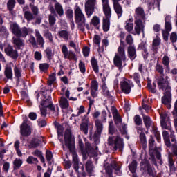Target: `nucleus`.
<instances>
[{
	"label": "nucleus",
	"instance_id": "nucleus-12",
	"mask_svg": "<svg viewBox=\"0 0 177 177\" xmlns=\"http://www.w3.org/2000/svg\"><path fill=\"white\" fill-rule=\"evenodd\" d=\"M115 56H118L120 57L123 62L127 61V55L125 54V42L120 40V46L118 48V53Z\"/></svg>",
	"mask_w": 177,
	"mask_h": 177
},
{
	"label": "nucleus",
	"instance_id": "nucleus-43",
	"mask_svg": "<svg viewBox=\"0 0 177 177\" xmlns=\"http://www.w3.org/2000/svg\"><path fill=\"white\" fill-rule=\"evenodd\" d=\"M22 71H23V70L21 69V68H20L17 66H14V74H15V77L16 78H17V81H19V80H20V78H21V72Z\"/></svg>",
	"mask_w": 177,
	"mask_h": 177
},
{
	"label": "nucleus",
	"instance_id": "nucleus-51",
	"mask_svg": "<svg viewBox=\"0 0 177 177\" xmlns=\"http://www.w3.org/2000/svg\"><path fill=\"white\" fill-rule=\"evenodd\" d=\"M156 73L160 74V75H165L164 74V66L162 65L157 63L155 67Z\"/></svg>",
	"mask_w": 177,
	"mask_h": 177
},
{
	"label": "nucleus",
	"instance_id": "nucleus-26",
	"mask_svg": "<svg viewBox=\"0 0 177 177\" xmlns=\"http://www.w3.org/2000/svg\"><path fill=\"white\" fill-rule=\"evenodd\" d=\"M168 152V162L170 171H175V160H174V155L169 151V148H167Z\"/></svg>",
	"mask_w": 177,
	"mask_h": 177
},
{
	"label": "nucleus",
	"instance_id": "nucleus-21",
	"mask_svg": "<svg viewBox=\"0 0 177 177\" xmlns=\"http://www.w3.org/2000/svg\"><path fill=\"white\" fill-rule=\"evenodd\" d=\"M113 9L118 17H122V14L124 13V10H122V6L120 4V1H113Z\"/></svg>",
	"mask_w": 177,
	"mask_h": 177
},
{
	"label": "nucleus",
	"instance_id": "nucleus-35",
	"mask_svg": "<svg viewBox=\"0 0 177 177\" xmlns=\"http://www.w3.org/2000/svg\"><path fill=\"white\" fill-rule=\"evenodd\" d=\"M59 106L61 109H66L70 107V103L68 102V100L65 97H61L59 99Z\"/></svg>",
	"mask_w": 177,
	"mask_h": 177
},
{
	"label": "nucleus",
	"instance_id": "nucleus-6",
	"mask_svg": "<svg viewBox=\"0 0 177 177\" xmlns=\"http://www.w3.org/2000/svg\"><path fill=\"white\" fill-rule=\"evenodd\" d=\"M113 169L115 170V174L118 176H121V175H122V171H121V165H118V162H117V161L111 160L110 165L105 167V170L108 175V177H113Z\"/></svg>",
	"mask_w": 177,
	"mask_h": 177
},
{
	"label": "nucleus",
	"instance_id": "nucleus-39",
	"mask_svg": "<svg viewBox=\"0 0 177 177\" xmlns=\"http://www.w3.org/2000/svg\"><path fill=\"white\" fill-rule=\"evenodd\" d=\"M102 30L104 32H107L110 30V18H103Z\"/></svg>",
	"mask_w": 177,
	"mask_h": 177
},
{
	"label": "nucleus",
	"instance_id": "nucleus-62",
	"mask_svg": "<svg viewBox=\"0 0 177 177\" xmlns=\"http://www.w3.org/2000/svg\"><path fill=\"white\" fill-rule=\"evenodd\" d=\"M55 81H56V73H54L49 75V78L48 80V84L52 85V84H53V82H55Z\"/></svg>",
	"mask_w": 177,
	"mask_h": 177
},
{
	"label": "nucleus",
	"instance_id": "nucleus-24",
	"mask_svg": "<svg viewBox=\"0 0 177 177\" xmlns=\"http://www.w3.org/2000/svg\"><path fill=\"white\" fill-rule=\"evenodd\" d=\"M35 35L36 37V42L37 43L41 48H44V45H45V39H44V37H42V35H41V32H39V30L37 29L35 30Z\"/></svg>",
	"mask_w": 177,
	"mask_h": 177
},
{
	"label": "nucleus",
	"instance_id": "nucleus-58",
	"mask_svg": "<svg viewBox=\"0 0 177 177\" xmlns=\"http://www.w3.org/2000/svg\"><path fill=\"white\" fill-rule=\"evenodd\" d=\"M23 164V160H20V159H17L16 158L14 162H13V165H14V168L15 169H19V168L20 167H21V165Z\"/></svg>",
	"mask_w": 177,
	"mask_h": 177
},
{
	"label": "nucleus",
	"instance_id": "nucleus-2",
	"mask_svg": "<svg viewBox=\"0 0 177 177\" xmlns=\"http://www.w3.org/2000/svg\"><path fill=\"white\" fill-rule=\"evenodd\" d=\"M75 21L77 24V28L82 32L85 31V27L87 30H89V24H86V19H85V15L82 12V10L80 6H76L75 7Z\"/></svg>",
	"mask_w": 177,
	"mask_h": 177
},
{
	"label": "nucleus",
	"instance_id": "nucleus-50",
	"mask_svg": "<svg viewBox=\"0 0 177 177\" xmlns=\"http://www.w3.org/2000/svg\"><path fill=\"white\" fill-rule=\"evenodd\" d=\"M109 133L110 135H114L117 132V129L114 127V123L113 121L109 122Z\"/></svg>",
	"mask_w": 177,
	"mask_h": 177
},
{
	"label": "nucleus",
	"instance_id": "nucleus-31",
	"mask_svg": "<svg viewBox=\"0 0 177 177\" xmlns=\"http://www.w3.org/2000/svg\"><path fill=\"white\" fill-rule=\"evenodd\" d=\"M112 115L115 121V124L116 125H118V124H121V122H122V119L121 118L120 113H118V111H117V109L113 108L112 109Z\"/></svg>",
	"mask_w": 177,
	"mask_h": 177
},
{
	"label": "nucleus",
	"instance_id": "nucleus-8",
	"mask_svg": "<svg viewBox=\"0 0 177 177\" xmlns=\"http://www.w3.org/2000/svg\"><path fill=\"white\" fill-rule=\"evenodd\" d=\"M95 6L96 0H86L84 4V10L88 19H89L91 16L93 15Z\"/></svg>",
	"mask_w": 177,
	"mask_h": 177
},
{
	"label": "nucleus",
	"instance_id": "nucleus-27",
	"mask_svg": "<svg viewBox=\"0 0 177 177\" xmlns=\"http://www.w3.org/2000/svg\"><path fill=\"white\" fill-rule=\"evenodd\" d=\"M128 57L131 60L136 59V48L135 46H129L127 48Z\"/></svg>",
	"mask_w": 177,
	"mask_h": 177
},
{
	"label": "nucleus",
	"instance_id": "nucleus-40",
	"mask_svg": "<svg viewBox=\"0 0 177 177\" xmlns=\"http://www.w3.org/2000/svg\"><path fill=\"white\" fill-rule=\"evenodd\" d=\"M139 138L143 150H146V148L147 147V140H146V134H145V133H140Z\"/></svg>",
	"mask_w": 177,
	"mask_h": 177
},
{
	"label": "nucleus",
	"instance_id": "nucleus-7",
	"mask_svg": "<svg viewBox=\"0 0 177 177\" xmlns=\"http://www.w3.org/2000/svg\"><path fill=\"white\" fill-rule=\"evenodd\" d=\"M64 142L65 146L71 151L73 148L74 147V138H73V135L71 134V129L68 128L65 131L64 133Z\"/></svg>",
	"mask_w": 177,
	"mask_h": 177
},
{
	"label": "nucleus",
	"instance_id": "nucleus-15",
	"mask_svg": "<svg viewBox=\"0 0 177 177\" xmlns=\"http://www.w3.org/2000/svg\"><path fill=\"white\" fill-rule=\"evenodd\" d=\"M167 131L170 132V138L173 144H171V151L174 156H177V145L176 138H175V131H173L172 128L167 129Z\"/></svg>",
	"mask_w": 177,
	"mask_h": 177
},
{
	"label": "nucleus",
	"instance_id": "nucleus-30",
	"mask_svg": "<svg viewBox=\"0 0 177 177\" xmlns=\"http://www.w3.org/2000/svg\"><path fill=\"white\" fill-rule=\"evenodd\" d=\"M149 154L151 157H153V156H154L153 153L154 152V150H156V140H154V138H153V136H150L149 140Z\"/></svg>",
	"mask_w": 177,
	"mask_h": 177
},
{
	"label": "nucleus",
	"instance_id": "nucleus-37",
	"mask_svg": "<svg viewBox=\"0 0 177 177\" xmlns=\"http://www.w3.org/2000/svg\"><path fill=\"white\" fill-rule=\"evenodd\" d=\"M162 136L165 140V144L166 145L167 149H171V140H169V133H168L167 131H163Z\"/></svg>",
	"mask_w": 177,
	"mask_h": 177
},
{
	"label": "nucleus",
	"instance_id": "nucleus-45",
	"mask_svg": "<svg viewBox=\"0 0 177 177\" xmlns=\"http://www.w3.org/2000/svg\"><path fill=\"white\" fill-rule=\"evenodd\" d=\"M24 17L27 20V21H31L35 19V16L32 14V12H31V11H25Z\"/></svg>",
	"mask_w": 177,
	"mask_h": 177
},
{
	"label": "nucleus",
	"instance_id": "nucleus-4",
	"mask_svg": "<svg viewBox=\"0 0 177 177\" xmlns=\"http://www.w3.org/2000/svg\"><path fill=\"white\" fill-rule=\"evenodd\" d=\"M108 145L113 146L114 150H120L121 151L124 149V138H121L120 135L110 136L108 138Z\"/></svg>",
	"mask_w": 177,
	"mask_h": 177
},
{
	"label": "nucleus",
	"instance_id": "nucleus-20",
	"mask_svg": "<svg viewBox=\"0 0 177 177\" xmlns=\"http://www.w3.org/2000/svg\"><path fill=\"white\" fill-rule=\"evenodd\" d=\"M79 147L83 154V156H85V154H89L93 150V148H92V146H91V144L86 143V151L84 149V142H82V140H79Z\"/></svg>",
	"mask_w": 177,
	"mask_h": 177
},
{
	"label": "nucleus",
	"instance_id": "nucleus-13",
	"mask_svg": "<svg viewBox=\"0 0 177 177\" xmlns=\"http://www.w3.org/2000/svg\"><path fill=\"white\" fill-rule=\"evenodd\" d=\"M48 10L51 13L48 15V23L51 27H53L56 24V17H57V14H56L55 8L51 5L49 6Z\"/></svg>",
	"mask_w": 177,
	"mask_h": 177
},
{
	"label": "nucleus",
	"instance_id": "nucleus-16",
	"mask_svg": "<svg viewBox=\"0 0 177 177\" xmlns=\"http://www.w3.org/2000/svg\"><path fill=\"white\" fill-rule=\"evenodd\" d=\"M40 106L41 107H44L46 109H50L51 111H55L56 109H55V106L52 102V97L48 96V97L46 100H43L41 101Z\"/></svg>",
	"mask_w": 177,
	"mask_h": 177
},
{
	"label": "nucleus",
	"instance_id": "nucleus-23",
	"mask_svg": "<svg viewBox=\"0 0 177 177\" xmlns=\"http://www.w3.org/2000/svg\"><path fill=\"white\" fill-rule=\"evenodd\" d=\"M85 168L89 176H92V175H93V172H95V166L93 165V162H92L91 159H88L86 161L85 164Z\"/></svg>",
	"mask_w": 177,
	"mask_h": 177
},
{
	"label": "nucleus",
	"instance_id": "nucleus-46",
	"mask_svg": "<svg viewBox=\"0 0 177 177\" xmlns=\"http://www.w3.org/2000/svg\"><path fill=\"white\" fill-rule=\"evenodd\" d=\"M44 37L46 39H48L49 42L53 44V35L52 32H50L48 29L46 30L44 32Z\"/></svg>",
	"mask_w": 177,
	"mask_h": 177
},
{
	"label": "nucleus",
	"instance_id": "nucleus-57",
	"mask_svg": "<svg viewBox=\"0 0 177 177\" xmlns=\"http://www.w3.org/2000/svg\"><path fill=\"white\" fill-rule=\"evenodd\" d=\"M125 41L127 45H129V46H133V37H132V35H128L126 37Z\"/></svg>",
	"mask_w": 177,
	"mask_h": 177
},
{
	"label": "nucleus",
	"instance_id": "nucleus-5",
	"mask_svg": "<svg viewBox=\"0 0 177 177\" xmlns=\"http://www.w3.org/2000/svg\"><path fill=\"white\" fill-rule=\"evenodd\" d=\"M157 82L159 89L164 91V93H171V86H169L168 76H165V75H160L157 78Z\"/></svg>",
	"mask_w": 177,
	"mask_h": 177
},
{
	"label": "nucleus",
	"instance_id": "nucleus-33",
	"mask_svg": "<svg viewBox=\"0 0 177 177\" xmlns=\"http://www.w3.org/2000/svg\"><path fill=\"white\" fill-rule=\"evenodd\" d=\"M106 120L107 118H106V116H104V119L102 120H100L99 119H96L95 120V125L97 131H103V122H106Z\"/></svg>",
	"mask_w": 177,
	"mask_h": 177
},
{
	"label": "nucleus",
	"instance_id": "nucleus-49",
	"mask_svg": "<svg viewBox=\"0 0 177 177\" xmlns=\"http://www.w3.org/2000/svg\"><path fill=\"white\" fill-rule=\"evenodd\" d=\"M58 35L61 38H63L64 39H66V41H68V37H70V32L67 30H60L58 32Z\"/></svg>",
	"mask_w": 177,
	"mask_h": 177
},
{
	"label": "nucleus",
	"instance_id": "nucleus-59",
	"mask_svg": "<svg viewBox=\"0 0 177 177\" xmlns=\"http://www.w3.org/2000/svg\"><path fill=\"white\" fill-rule=\"evenodd\" d=\"M162 63L167 68H169L170 63L169 57L165 55L162 58Z\"/></svg>",
	"mask_w": 177,
	"mask_h": 177
},
{
	"label": "nucleus",
	"instance_id": "nucleus-3",
	"mask_svg": "<svg viewBox=\"0 0 177 177\" xmlns=\"http://www.w3.org/2000/svg\"><path fill=\"white\" fill-rule=\"evenodd\" d=\"M10 30L15 37H21V38H26L30 32L29 28L26 26L20 28V26L17 23L11 24Z\"/></svg>",
	"mask_w": 177,
	"mask_h": 177
},
{
	"label": "nucleus",
	"instance_id": "nucleus-56",
	"mask_svg": "<svg viewBox=\"0 0 177 177\" xmlns=\"http://www.w3.org/2000/svg\"><path fill=\"white\" fill-rule=\"evenodd\" d=\"M44 52L46 55V57H47L48 60H51L52 59H53V53L52 52V49L47 48L44 50Z\"/></svg>",
	"mask_w": 177,
	"mask_h": 177
},
{
	"label": "nucleus",
	"instance_id": "nucleus-22",
	"mask_svg": "<svg viewBox=\"0 0 177 177\" xmlns=\"http://www.w3.org/2000/svg\"><path fill=\"white\" fill-rule=\"evenodd\" d=\"M172 100V95L171 93H164V96L162 97V103L167 106V108L169 110L171 109V101Z\"/></svg>",
	"mask_w": 177,
	"mask_h": 177
},
{
	"label": "nucleus",
	"instance_id": "nucleus-60",
	"mask_svg": "<svg viewBox=\"0 0 177 177\" xmlns=\"http://www.w3.org/2000/svg\"><path fill=\"white\" fill-rule=\"evenodd\" d=\"M26 162H28V164H37L38 159L32 156H30L27 158Z\"/></svg>",
	"mask_w": 177,
	"mask_h": 177
},
{
	"label": "nucleus",
	"instance_id": "nucleus-44",
	"mask_svg": "<svg viewBox=\"0 0 177 177\" xmlns=\"http://www.w3.org/2000/svg\"><path fill=\"white\" fill-rule=\"evenodd\" d=\"M138 168V162L136 160H133L131 163L129 165V169L133 175L136 172Z\"/></svg>",
	"mask_w": 177,
	"mask_h": 177
},
{
	"label": "nucleus",
	"instance_id": "nucleus-64",
	"mask_svg": "<svg viewBox=\"0 0 177 177\" xmlns=\"http://www.w3.org/2000/svg\"><path fill=\"white\" fill-rule=\"evenodd\" d=\"M133 120L136 125H138V127L139 125H142V118H140L139 115H136V116H134Z\"/></svg>",
	"mask_w": 177,
	"mask_h": 177
},
{
	"label": "nucleus",
	"instance_id": "nucleus-41",
	"mask_svg": "<svg viewBox=\"0 0 177 177\" xmlns=\"http://www.w3.org/2000/svg\"><path fill=\"white\" fill-rule=\"evenodd\" d=\"M141 169L144 171V172H147V174H149V175H153V169H151V166H150L149 163H143L141 165Z\"/></svg>",
	"mask_w": 177,
	"mask_h": 177
},
{
	"label": "nucleus",
	"instance_id": "nucleus-10",
	"mask_svg": "<svg viewBox=\"0 0 177 177\" xmlns=\"http://www.w3.org/2000/svg\"><path fill=\"white\" fill-rule=\"evenodd\" d=\"M61 51L64 59H68V60H77V55L72 50H68V48H67L66 44L62 45Z\"/></svg>",
	"mask_w": 177,
	"mask_h": 177
},
{
	"label": "nucleus",
	"instance_id": "nucleus-61",
	"mask_svg": "<svg viewBox=\"0 0 177 177\" xmlns=\"http://www.w3.org/2000/svg\"><path fill=\"white\" fill-rule=\"evenodd\" d=\"M28 42L32 45L33 48H38V46L37 44V40L35 39V37L34 36H30L29 37Z\"/></svg>",
	"mask_w": 177,
	"mask_h": 177
},
{
	"label": "nucleus",
	"instance_id": "nucleus-36",
	"mask_svg": "<svg viewBox=\"0 0 177 177\" xmlns=\"http://www.w3.org/2000/svg\"><path fill=\"white\" fill-rule=\"evenodd\" d=\"M54 6H55L54 9H55V13L57 12V15H59L60 17L64 15V10L63 9V6H62V4H60V3L56 2Z\"/></svg>",
	"mask_w": 177,
	"mask_h": 177
},
{
	"label": "nucleus",
	"instance_id": "nucleus-55",
	"mask_svg": "<svg viewBox=\"0 0 177 177\" xmlns=\"http://www.w3.org/2000/svg\"><path fill=\"white\" fill-rule=\"evenodd\" d=\"M100 24V19L97 17V16H94L90 22V24L94 26V27H97V26H99Z\"/></svg>",
	"mask_w": 177,
	"mask_h": 177
},
{
	"label": "nucleus",
	"instance_id": "nucleus-17",
	"mask_svg": "<svg viewBox=\"0 0 177 177\" xmlns=\"http://www.w3.org/2000/svg\"><path fill=\"white\" fill-rule=\"evenodd\" d=\"M5 52L7 56H10L12 59L16 60L19 57V53H17V50L13 49L12 46H8L7 48H5Z\"/></svg>",
	"mask_w": 177,
	"mask_h": 177
},
{
	"label": "nucleus",
	"instance_id": "nucleus-47",
	"mask_svg": "<svg viewBox=\"0 0 177 177\" xmlns=\"http://www.w3.org/2000/svg\"><path fill=\"white\" fill-rule=\"evenodd\" d=\"M142 118L146 128L149 129V128H150V127L151 126V120L149 116L145 114H142Z\"/></svg>",
	"mask_w": 177,
	"mask_h": 177
},
{
	"label": "nucleus",
	"instance_id": "nucleus-34",
	"mask_svg": "<svg viewBox=\"0 0 177 177\" xmlns=\"http://www.w3.org/2000/svg\"><path fill=\"white\" fill-rule=\"evenodd\" d=\"M133 19L132 18H130L129 21H126V25L124 26V28L127 32H130L132 34V32H134L135 30H133Z\"/></svg>",
	"mask_w": 177,
	"mask_h": 177
},
{
	"label": "nucleus",
	"instance_id": "nucleus-28",
	"mask_svg": "<svg viewBox=\"0 0 177 177\" xmlns=\"http://www.w3.org/2000/svg\"><path fill=\"white\" fill-rule=\"evenodd\" d=\"M122 62H124L122 58L118 57V55H115L113 58V64L118 68L120 73L122 71Z\"/></svg>",
	"mask_w": 177,
	"mask_h": 177
},
{
	"label": "nucleus",
	"instance_id": "nucleus-18",
	"mask_svg": "<svg viewBox=\"0 0 177 177\" xmlns=\"http://www.w3.org/2000/svg\"><path fill=\"white\" fill-rule=\"evenodd\" d=\"M91 95L92 97H97V91H99V83L96 80H92L91 84Z\"/></svg>",
	"mask_w": 177,
	"mask_h": 177
},
{
	"label": "nucleus",
	"instance_id": "nucleus-14",
	"mask_svg": "<svg viewBox=\"0 0 177 177\" xmlns=\"http://www.w3.org/2000/svg\"><path fill=\"white\" fill-rule=\"evenodd\" d=\"M102 2L105 18L111 19V8H110V5H109V0H102Z\"/></svg>",
	"mask_w": 177,
	"mask_h": 177
},
{
	"label": "nucleus",
	"instance_id": "nucleus-29",
	"mask_svg": "<svg viewBox=\"0 0 177 177\" xmlns=\"http://www.w3.org/2000/svg\"><path fill=\"white\" fill-rule=\"evenodd\" d=\"M86 117V120L80 124V129L84 133V135H88V124H89V118H87L86 115H84Z\"/></svg>",
	"mask_w": 177,
	"mask_h": 177
},
{
	"label": "nucleus",
	"instance_id": "nucleus-19",
	"mask_svg": "<svg viewBox=\"0 0 177 177\" xmlns=\"http://www.w3.org/2000/svg\"><path fill=\"white\" fill-rule=\"evenodd\" d=\"M12 44H14V46L16 49H21V48H24V40L21 39V37H13Z\"/></svg>",
	"mask_w": 177,
	"mask_h": 177
},
{
	"label": "nucleus",
	"instance_id": "nucleus-54",
	"mask_svg": "<svg viewBox=\"0 0 177 177\" xmlns=\"http://www.w3.org/2000/svg\"><path fill=\"white\" fill-rule=\"evenodd\" d=\"M16 5V0H8L7 2V8L10 12L13 10L15 6Z\"/></svg>",
	"mask_w": 177,
	"mask_h": 177
},
{
	"label": "nucleus",
	"instance_id": "nucleus-48",
	"mask_svg": "<svg viewBox=\"0 0 177 177\" xmlns=\"http://www.w3.org/2000/svg\"><path fill=\"white\" fill-rule=\"evenodd\" d=\"M30 8L35 17H38V15H39V9L38 8V6H34L32 3H30Z\"/></svg>",
	"mask_w": 177,
	"mask_h": 177
},
{
	"label": "nucleus",
	"instance_id": "nucleus-11",
	"mask_svg": "<svg viewBox=\"0 0 177 177\" xmlns=\"http://www.w3.org/2000/svg\"><path fill=\"white\" fill-rule=\"evenodd\" d=\"M20 132L22 136H30L31 135V127L28 125V120H24L20 126Z\"/></svg>",
	"mask_w": 177,
	"mask_h": 177
},
{
	"label": "nucleus",
	"instance_id": "nucleus-32",
	"mask_svg": "<svg viewBox=\"0 0 177 177\" xmlns=\"http://www.w3.org/2000/svg\"><path fill=\"white\" fill-rule=\"evenodd\" d=\"M171 15H167L165 18V31H168L169 32H171L172 30V24L171 23Z\"/></svg>",
	"mask_w": 177,
	"mask_h": 177
},
{
	"label": "nucleus",
	"instance_id": "nucleus-25",
	"mask_svg": "<svg viewBox=\"0 0 177 177\" xmlns=\"http://www.w3.org/2000/svg\"><path fill=\"white\" fill-rule=\"evenodd\" d=\"M120 88L122 91L126 95L131 93V84L128 82L122 80L120 82Z\"/></svg>",
	"mask_w": 177,
	"mask_h": 177
},
{
	"label": "nucleus",
	"instance_id": "nucleus-53",
	"mask_svg": "<svg viewBox=\"0 0 177 177\" xmlns=\"http://www.w3.org/2000/svg\"><path fill=\"white\" fill-rule=\"evenodd\" d=\"M65 14L66 15V17L70 20H73V17H74V12L73 9L68 8L66 10Z\"/></svg>",
	"mask_w": 177,
	"mask_h": 177
},
{
	"label": "nucleus",
	"instance_id": "nucleus-52",
	"mask_svg": "<svg viewBox=\"0 0 177 177\" xmlns=\"http://www.w3.org/2000/svg\"><path fill=\"white\" fill-rule=\"evenodd\" d=\"M14 147L19 157H21V156H23V153H21V151H20V141L16 140L14 144Z\"/></svg>",
	"mask_w": 177,
	"mask_h": 177
},
{
	"label": "nucleus",
	"instance_id": "nucleus-63",
	"mask_svg": "<svg viewBox=\"0 0 177 177\" xmlns=\"http://www.w3.org/2000/svg\"><path fill=\"white\" fill-rule=\"evenodd\" d=\"M158 46H160V38L154 39L152 43V48L153 50H157Z\"/></svg>",
	"mask_w": 177,
	"mask_h": 177
},
{
	"label": "nucleus",
	"instance_id": "nucleus-42",
	"mask_svg": "<svg viewBox=\"0 0 177 177\" xmlns=\"http://www.w3.org/2000/svg\"><path fill=\"white\" fill-rule=\"evenodd\" d=\"M91 64L93 71L97 74L99 73V65L97 64V60L95 57H92L91 60Z\"/></svg>",
	"mask_w": 177,
	"mask_h": 177
},
{
	"label": "nucleus",
	"instance_id": "nucleus-1",
	"mask_svg": "<svg viewBox=\"0 0 177 177\" xmlns=\"http://www.w3.org/2000/svg\"><path fill=\"white\" fill-rule=\"evenodd\" d=\"M134 32L133 35H140L145 34V27H146V13L142 7H137L135 9L134 15Z\"/></svg>",
	"mask_w": 177,
	"mask_h": 177
},
{
	"label": "nucleus",
	"instance_id": "nucleus-9",
	"mask_svg": "<svg viewBox=\"0 0 177 177\" xmlns=\"http://www.w3.org/2000/svg\"><path fill=\"white\" fill-rule=\"evenodd\" d=\"M160 124L162 129H170L172 128L169 115L165 112L160 113Z\"/></svg>",
	"mask_w": 177,
	"mask_h": 177
},
{
	"label": "nucleus",
	"instance_id": "nucleus-38",
	"mask_svg": "<svg viewBox=\"0 0 177 177\" xmlns=\"http://www.w3.org/2000/svg\"><path fill=\"white\" fill-rule=\"evenodd\" d=\"M4 75L7 80H13V71L12 67L6 66L4 70Z\"/></svg>",
	"mask_w": 177,
	"mask_h": 177
}]
</instances>
